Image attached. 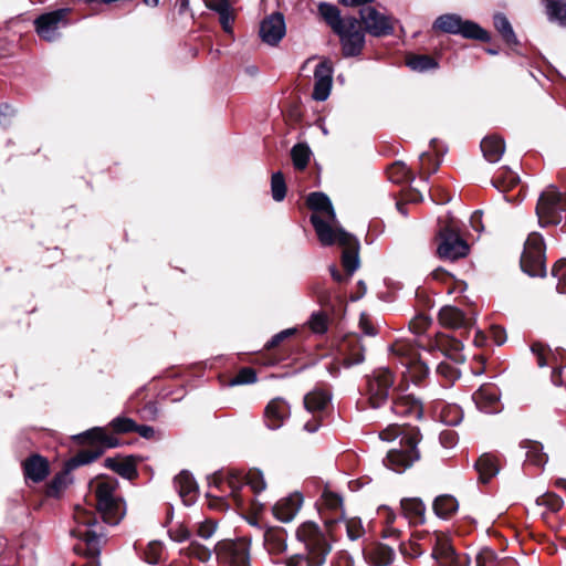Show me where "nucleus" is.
I'll use <instances>...</instances> for the list:
<instances>
[{
    "label": "nucleus",
    "mask_w": 566,
    "mask_h": 566,
    "mask_svg": "<svg viewBox=\"0 0 566 566\" xmlns=\"http://www.w3.org/2000/svg\"><path fill=\"white\" fill-rule=\"evenodd\" d=\"M419 160L421 164V171L427 176L434 174L440 165V161L433 158L429 153H422L419 156ZM428 177H426V180Z\"/></svg>",
    "instance_id": "0e129e2a"
},
{
    "label": "nucleus",
    "mask_w": 566,
    "mask_h": 566,
    "mask_svg": "<svg viewBox=\"0 0 566 566\" xmlns=\"http://www.w3.org/2000/svg\"><path fill=\"white\" fill-rule=\"evenodd\" d=\"M333 83V66L325 60L318 63L314 71V90L312 97L315 101L324 102L328 98Z\"/></svg>",
    "instance_id": "aec40b11"
},
{
    "label": "nucleus",
    "mask_w": 566,
    "mask_h": 566,
    "mask_svg": "<svg viewBox=\"0 0 566 566\" xmlns=\"http://www.w3.org/2000/svg\"><path fill=\"white\" fill-rule=\"evenodd\" d=\"M247 485L255 493L259 494L260 492L264 491L266 488V483L264 481V476L261 471L259 470H252L247 475Z\"/></svg>",
    "instance_id": "bf43d9fd"
},
{
    "label": "nucleus",
    "mask_w": 566,
    "mask_h": 566,
    "mask_svg": "<svg viewBox=\"0 0 566 566\" xmlns=\"http://www.w3.org/2000/svg\"><path fill=\"white\" fill-rule=\"evenodd\" d=\"M365 558L371 566H388L395 559V552L386 544H375L365 549Z\"/></svg>",
    "instance_id": "cd10ccee"
},
{
    "label": "nucleus",
    "mask_w": 566,
    "mask_h": 566,
    "mask_svg": "<svg viewBox=\"0 0 566 566\" xmlns=\"http://www.w3.org/2000/svg\"><path fill=\"white\" fill-rule=\"evenodd\" d=\"M439 321L451 328L467 327L469 324L462 311L454 306H443L439 312Z\"/></svg>",
    "instance_id": "473e14b6"
},
{
    "label": "nucleus",
    "mask_w": 566,
    "mask_h": 566,
    "mask_svg": "<svg viewBox=\"0 0 566 566\" xmlns=\"http://www.w3.org/2000/svg\"><path fill=\"white\" fill-rule=\"evenodd\" d=\"M296 537L304 544L305 555L295 554L283 563V566H323L331 553L332 544L326 534L314 522H305L298 526Z\"/></svg>",
    "instance_id": "7ed1b4c3"
},
{
    "label": "nucleus",
    "mask_w": 566,
    "mask_h": 566,
    "mask_svg": "<svg viewBox=\"0 0 566 566\" xmlns=\"http://www.w3.org/2000/svg\"><path fill=\"white\" fill-rule=\"evenodd\" d=\"M271 192L272 198L277 202L282 201L286 196V185L281 171H276L272 175Z\"/></svg>",
    "instance_id": "864d4df0"
},
{
    "label": "nucleus",
    "mask_w": 566,
    "mask_h": 566,
    "mask_svg": "<svg viewBox=\"0 0 566 566\" xmlns=\"http://www.w3.org/2000/svg\"><path fill=\"white\" fill-rule=\"evenodd\" d=\"M439 235L438 254L441 259L457 260L468 254V243L453 229L446 227L440 230Z\"/></svg>",
    "instance_id": "2eb2a0df"
},
{
    "label": "nucleus",
    "mask_w": 566,
    "mask_h": 566,
    "mask_svg": "<svg viewBox=\"0 0 566 566\" xmlns=\"http://www.w3.org/2000/svg\"><path fill=\"white\" fill-rule=\"evenodd\" d=\"M307 206L313 210V216H318L334 229L337 224L336 213L329 198L323 192H312L307 197Z\"/></svg>",
    "instance_id": "412c9836"
},
{
    "label": "nucleus",
    "mask_w": 566,
    "mask_h": 566,
    "mask_svg": "<svg viewBox=\"0 0 566 566\" xmlns=\"http://www.w3.org/2000/svg\"><path fill=\"white\" fill-rule=\"evenodd\" d=\"M105 467L116 472L124 479L133 480L137 476V470L135 463L129 460H120L117 458H107L105 459Z\"/></svg>",
    "instance_id": "f704fd0d"
},
{
    "label": "nucleus",
    "mask_w": 566,
    "mask_h": 566,
    "mask_svg": "<svg viewBox=\"0 0 566 566\" xmlns=\"http://www.w3.org/2000/svg\"><path fill=\"white\" fill-rule=\"evenodd\" d=\"M312 224L323 245L338 243L344 248L342 264L347 276H352L359 268L358 242L356 238L342 228L332 229L331 224L323 221L318 216L312 217Z\"/></svg>",
    "instance_id": "20e7f679"
},
{
    "label": "nucleus",
    "mask_w": 566,
    "mask_h": 566,
    "mask_svg": "<svg viewBox=\"0 0 566 566\" xmlns=\"http://www.w3.org/2000/svg\"><path fill=\"white\" fill-rule=\"evenodd\" d=\"M475 566H503L496 554L489 547L481 548L475 555Z\"/></svg>",
    "instance_id": "6e6d98bb"
},
{
    "label": "nucleus",
    "mask_w": 566,
    "mask_h": 566,
    "mask_svg": "<svg viewBox=\"0 0 566 566\" xmlns=\"http://www.w3.org/2000/svg\"><path fill=\"white\" fill-rule=\"evenodd\" d=\"M322 504L325 507H327L328 510L335 511L336 516L339 515V513H337L338 510L340 512H343L342 511V504H343L342 497L335 493L324 492L322 495Z\"/></svg>",
    "instance_id": "338daca9"
},
{
    "label": "nucleus",
    "mask_w": 566,
    "mask_h": 566,
    "mask_svg": "<svg viewBox=\"0 0 566 566\" xmlns=\"http://www.w3.org/2000/svg\"><path fill=\"white\" fill-rule=\"evenodd\" d=\"M432 28L444 33L461 35L465 39H473L482 42H488L490 40V35L486 30L473 21L463 20L455 13L439 15L434 20Z\"/></svg>",
    "instance_id": "0eeeda50"
},
{
    "label": "nucleus",
    "mask_w": 566,
    "mask_h": 566,
    "mask_svg": "<svg viewBox=\"0 0 566 566\" xmlns=\"http://www.w3.org/2000/svg\"><path fill=\"white\" fill-rule=\"evenodd\" d=\"M480 146L484 158L492 164L497 163L505 151L504 140L495 135L484 137Z\"/></svg>",
    "instance_id": "c85d7f7f"
},
{
    "label": "nucleus",
    "mask_w": 566,
    "mask_h": 566,
    "mask_svg": "<svg viewBox=\"0 0 566 566\" xmlns=\"http://www.w3.org/2000/svg\"><path fill=\"white\" fill-rule=\"evenodd\" d=\"M217 528V522L211 518H207L200 523H197L195 525L193 532L197 534L198 537L202 539H209L216 534Z\"/></svg>",
    "instance_id": "4d7b16f0"
},
{
    "label": "nucleus",
    "mask_w": 566,
    "mask_h": 566,
    "mask_svg": "<svg viewBox=\"0 0 566 566\" xmlns=\"http://www.w3.org/2000/svg\"><path fill=\"white\" fill-rule=\"evenodd\" d=\"M319 14L338 35L344 57H354L361 54L366 39L359 20L355 17H342L339 9L331 3L323 2L318 7Z\"/></svg>",
    "instance_id": "f03ea898"
},
{
    "label": "nucleus",
    "mask_w": 566,
    "mask_h": 566,
    "mask_svg": "<svg viewBox=\"0 0 566 566\" xmlns=\"http://www.w3.org/2000/svg\"><path fill=\"white\" fill-rule=\"evenodd\" d=\"M48 474V462L41 455H32L24 462V475L27 479L38 483L43 481Z\"/></svg>",
    "instance_id": "c756f323"
},
{
    "label": "nucleus",
    "mask_w": 566,
    "mask_h": 566,
    "mask_svg": "<svg viewBox=\"0 0 566 566\" xmlns=\"http://www.w3.org/2000/svg\"><path fill=\"white\" fill-rule=\"evenodd\" d=\"M213 483H216L217 486L220 485H227L230 490V495L233 497L235 504L238 506L243 507L244 501L242 496L240 495V490L243 486V479L241 475L237 473H228L226 478L223 476H214Z\"/></svg>",
    "instance_id": "2f4dec72"
},
{
    "label": "nucleus",
    "mask_w": 566,
    "mask_h": 566,
    "mask_svg": "<svg viewBox=\"0 0 566 566\" xmlns=\"http://www.w3.org/2000/svg\"><path fill=\"white\" fill-rule=\"evenodd\" d=\"M459 503L452 495H440L433 502L434 513L442 518L450 517L458 511Z\"/></svg>",
    "instance_id": "58836bf2"
},
{
    "label": "nucleus",
    "mask_w": 566,
    "mask_h": 566,
    "mask_svg": "<svg viewBox=\"0 0 566 566\" xmlns=\"http://www.w3.org/2000/svg\"><path fill=\"white\" fill-rule=\"evenodd\" d=\"M431 321L428 316L421 314L416 316L412 321L409 322V331L415 336H420L422 333L427 331V328L430 326Z\"/></svg>",
    "instance_id": "e2e57ef3"
},
{
    "label": "nucleus",
    "mask_w": 566,
    "mask_h": 566,
    "mask_svg": "<svg viewBox=\"0 0 566 566\" xmlns=\"http://www.w3.org/2000/svg\"><path fill=\"white\" fill-rule=\"evenodd\" d=\"M566 211V193L549 185L539 196L536 214L541 226L557 224L560 213Z\"/></svg>",
    "instance_id": "6e6552de"
},
{
    "label": "nucleus",
    "mask_w": 566,
    "mask_h": 566,
    "mask_svg": "<svg viewBox=\"0 0 566 566\" xmlns=\"http://www.w3.org/2000/svg\"><path fill=\"white\" fill-rule=\"evenodd\" d=\"M208 7L219 14V20L222 28L226 31H229L230 24L233 21L229 0H211Z\"/></svg>",
    "instance_id": "37998d69"
},
{
    "label": "nucleus",
    "mask_w": 566,
    "mask_h": 566,
    "mask_svg": "<svg viewBox=\"0 0 566 566\" xmlns=\"http://www.w3.org/2000/svg\"><path fill=\"white\" fill-rule=\"evenodd\" d=\"M103 453V448L93 446L90 449H85L80 451L76 455H74L70 461L69 465L71 469L77 468L80 465H85L92 463L96 459H98Z\"/></svg>",
    "instance_id": "a18cd8bd"
},
{
    "label": "nucleus",
    "mask_w": 566,
    "mask_h": 566,
    "mask_svg": "<svg viewBox=\"0 0 566 566\" xmlns=\"http://www.w3.org/2000/svg\"><path fill=\"white\" fill-rule=\"evenodd\" d=\"M264 543L270 554H281L286 551V536L283 531L270 530L264 534Z\"/></svg>",
    "instance_id": "ea45409f"
},
{
    "label": "nucleus",
    "mask_w": 566,
    "mask_h": 566,
    "mask_svg": "<svg viewBox=\"0 0 566 566\" xmlns=\"http://www.w3.org/2000/svg\"><path fill=\"white\" fill-rule=\"evenodd\" d=\"M405 516L411 523H423L426 506L419 499H403L400 502Z\"/></svg>",
    "instance_id": "72a5a7b5"
},
{
    "label": "nucleus",
    "mask_w": 566,
    "mask_h": 566,
    "mask_svg": "<svg viewBox=\"0 0 566 566\" xmlns=\"http://www.w3.org/2000/svg\"><path fill=\"white\" fill-rule=\"evenodd\" d=\"M181 553L185 554L187 557L196 558L201 563H207L210 560L213 551L208 548L207 546L202 545L196 539H191L189 542V545L181 549Z\"/></svg>",
    "instance_id": "c03bdc74"
},
{
    "label": "nucleus",
    "mask_w": 566,
    "mask_h": 566,
    "mask_svg": "<svg viewBox=\"0 0 566 566\" xmlns=\"http://www.w3.org/2000/svg\"><path fill=\"white\" fill-rule=\"evenodd\" d=\"M70 9L63 8L43 13L34 20L35 31L39 36L48 42L59 39V30L67 25Z\"/></svg>",
    "instance_id": "ddd939ff"
},
{
    "label": "nucleus",
    "mask_w": 566,
    "mask_h": 566,
    "mask_svg": "<svg viewBox=\"0 0 566 566\" xmlns=\"http://www.w3.org/2000/svg\"><path fill=\"white\" fill-rule=\"evenodd\" d=\"M531 352L536 358V364L539 368L552 367V382L555 386L563 384L560 373L566 365V352L562 348L552 350L548 346L541 342H534L531 345Z\"/></svg>",
    "instance_id": "9b49d317"
},
{
    "label": "nucleus",
    "mask_w": 566,
    "mask_h": 566,
    "mask_svg": "<svg viewBox=\"0 0 566 566\" xmlns=\"http://www.w3.org/2000/svg\"><path fill=\"white\" fill-rule=\"evenodd\" d=\"M440 350L447 358L455 364H461L465 360L462 354L463 344L461 340L450 337L448 335H439L433 343H430L429 350Z\"/></svg>",
    "instance_id": "5701e85b"
},
{
    "label": "nucleus",
    "mask_w": 566,
    "mask_h": 566,
    "mask_svg": "<svg viewBox=\"0 0 566 566\" xmlns=\"http://www.w3.org/2000/svg\"><path fill=\"white\" fill-rule=\"evenodd\" d=\"M338 354L345 367L359 365L365 360V346L357 335H347L338 344Z\"/></svg>",
    "instance_id": "a211bd4d"
},
{
    "label": "nucleus",
    "mask_w": 566,
    "mask_h": 566,
    "mask_svg": "<svg viewBox=\"0 0 566 566\" xmlns=\"http://www.w3.org/2000/svg\"><path fill=\"white\" fill-rule=\"evenodd\" d=\"M286 33V24L283 13L273 12L260 23V38L269 45H276Z\"/></svg>",
    "instance_id": "f3484780"
},
{
    "label": "nucleus",
    "mask_w": 566,
    "mask_h": 566,
    "mask_svg": "<svg viewBox=\"0 0 566 566\" xmlns=\"http://www.w3.org/2000/svg\"><path fill=\"white\" fill-rule=\"evenodd\" d=\"M111 426L117 433L134 432L136 429V422L133 419L126 417H116L112 420Z\"/></svg>",
    "instance_id": "052dcab7"
},
{
    "label": "nucleus",
    "mask_w": 566,
    "mask_h": 566,
    "mask_svg": "<svg viewBox=\"0 0 566 566\" xmlns=\"http://www.w3.org/2000/svg\"><path fill=\"white\" fill-rule=\"evenodd\" d=\"M493 22L495 29L502 35L506 43L515 44L517 42L513 28L509 19L503 13H496L493 18Z\"/></svg>",
    "instance_id": "de8ad7c7"
},
{
    "label": "nucleus",
    "mask_w": 566,
    "mask_h": 566,
    "mask_svg": "<svg viewBox=\"0 0 566 566\" xmlns=\"http://www.w3.org/2000/svg\"><path fill=\"white\" fill-rule=\"evenodd\" d=\"M117 485V480L105 479L97 482L95 489L97 510L111 525H117L126 513L125 502L115 494Z\"/></svg>",
    "instance_id": "39448f33"
},
{
    "label": "nucleus",
    "mask_w": 566,
    "mask_h": 566,
    "mask_svg": "<svg viewBox=\"0 0 566 566\" xmlns=\"http://www.w3.org/2000/svg\"><path fill=\"white\" fill-rule=\"evenodd\" d=\"M303 503L301 493H292L275 503L272 509L273 515L283 523L291 522L300 511Z\"/></svg>",
    "instance_id": "b1692460"
},
{
    "label": "nucleus",
    "mask_w": 566,
    "mask_h": 566,
    "mask_svg": "<svg viewBox=\"0 0 566 566\" xmlns=\"http://www.w3.org/2000/svg\"><path fill=\"white\" fill-rule=\"evenodd\" d=\"M359 18L364 24L363 30L373 36H387L391 35L395 31L392 18L381 13L375 7H363L359 10Z\"/></svg>",
    "instance_id": "4468645a"
},
{
    "label": "nucleus",
    "mask_w": 566,
    "mask_h": 566,
    "mask_svg": "<svg viewBox=\"0 0 566 566\" xmlns=\"http://www.w3.org/2000/svg\"><path fill=\"white\" fill-rule=\"evenodd\" d=\"M474 467L483 483L489 482L499 472L494 458L489 454L480 457Z\"/></svg>",
    "instance_id": "a19ab883"
},
{
    "label": "nucleus",
    "mask_w": 566,
    "mask_h": 566,
    "mask_svg": "<svg viewBox=\"0 0 566 566\" xmlns=\"http://www.w3.org/2000/svg\"><path fill=\"white\" fill-rule=\"evenodd\" d=\"M521 268L533 277L546 274L545 244L541 234L531 233L526 239L521 256Z\"/></svg>",
    "instance_id": "9d476101"
},
{
    "label": "nucleus",
    "mask_w": 566,
    "mask_h": 566,
    "mask_svg": "<svg viewBox=\"0 0 566 566\" xmlns=\"http://www.w3.org/2000/svg\"><path fill=\"white\" fill-rule=\"evenodd\" d=\"M440 419L444 424L454 427L461 423L463 412L459 406L448 405L442 408Z\"/></svg>",
    "instance_id": "603ef678"
},
{
    "label": "nucleus",
    "mask_w": 566,
    "mask_h": 566,
    "mask_svg": "<svg viewBox=\"0 0 566 566\" xmlns=\"http://www.w3.org/2000/svg\"><path fill=\"white\" fill-rule=\"evenodd\" d=\"M520 182V176L509 167H501L492 180V185L504 192Z\"/></svg>",
    "instance_id": "c9c22d12"
},
{
    "label": "nucleus",
    "mask_w": 566,
    "mask_h": 566,
    "mask_svg": "<svg viewBox=\"0 0 566 566\" xmlns=\"http://www.w3.org/2000/svg\"><path fill=\"white\" fill-rule=\"evenodd\" d=\"M552 275L558 281L557 291L566 293V259H560L554 264Z\"/></svg>",
    "instance_id": "13d9d810"
},
{
    "label": "nucleus",
    "mask_w": 566,
    "mask_h": 566,
    "mask_svg": "<svg viewBox=\"0 0 566 566\" xmlns=\"http://www.w3.org/2000/svg\"><path fill=\"white\" fill-rule=\"evenodd\" d=\"M388 179L394 184H402V182H409L413 180V177L409 170V168L406 166V164L401 161L394 163L388 169Z\"/></svg>",
    "instance_id": "09e8293b"
},
{
    "label": "nucleus",
    "mask_w": 566,
    "mask_h": 566,
    "mask_svg": "<svg viewBox=\"0 0 566 566\" xmlns=\"http://www.w3.org/2000/svg\"><path fill=\"white\" fill-rule=\"evenodd\" d=\"M431 556L441 566H470V557L458 554L448 539L437 538Z\"/></svg>",
    "instance_id": "6ab92c4d"
},
{
    "label": "nucleus",
    "mask_w": 566,
    "mask_h": 566,
    "mask_svg": "<svg viewBox=\"0 0 566 566\" xmlns=\"http://www.w3.org/2000/svg\"><path fill=\"white\" fill-rule=\"evenodd\" d=\"M523 448L526 450L525 455L527 462L537 467H542L547 462V454L543 452V446L539 442L525 441Z\"/></svg>",
    "instance_id": "79ce46f5"
},
{
    "label": "nucleus",
    "mask_w": 566,
    "mask_h": 566,
    "mask_svg": "<svg viewBox=\"0 0 566 566\" xmlns=\"http://www.w3.org/2000/svg\"><path fill=\"white\" fill-rule=\"evenodd\" d=\"M391 410L399 417L420 419L422 405L411 395H400L392 399Z\"/></svg>",
    "instance_id": "a878e982"
},
{
    "label": "nucleus",
    "mask_w": 566,
    "mask_h": 566,
    "mask_svg": "<svg viewBox=\"0 0 566 566\" xmlns=\"http://www.w3.org/2000/svg\"><path fill=\"white\" fill-rule=\"evenodd\" d=\"M213 553L223 566H251L250 542L245 538L221 539L214 545Z\"/></svg>",
    "instance_id": "1a4fd4ad"
},
{
    "label": "nucleus",
    "mask_w": 566,
    "mask_h": 566,
    "mask_svg": "<svg viewBox=\"0 0 566 566\" xmlns=\"http://www.w3.org/2000/svg\"><path fill=\"white\" fill-rule=\"evenodd\" d=\"M343 530L350 541L360 538L365 533L360 518H345L343 512H339V515L334 518H326L325 530L322 531L326 534L327 538H334ZM328 541L331 542V539Z\"/></svg>",
    "instance_id": "dca6fc26"
},
{
    "label": "nucleus",
    "mask_w": 566,
    "mask_h": 566,
    "mask_svg": "<svg viewBox=\"0 0 566 566\" xmlns=\"http://www.w3.org/2000/svg\"><path fill=\"white\" fill-rule=\"evenodd\" d=\"M332 395L324 389H314L305 395L304 406L311 413L322 412L326 409Z\"/></svg>",
    "instance_id": "7c9ffc66"
},
{
    "label": "nucleus",
    "mask_w": 566,
    "mask_h": 566,
    "mask_svg": "<svg viewBox=\"0 0 566 566\" xmlns=\"http://www.w3.org/2000/svg\"><path fill=\"white\" fill-rule=\"evenodd\" d=\"M413 339H398L391 346V352L400 358V363L406 367L405 376L415 384L422 381L429 374V367L420 358L419 347L422 343L416 344Z\"/></svg>",
    "instance_id": "423d86ee"
},
{
    "label": "nucleus",
    "mask_w": 566,
    "mask_h": 566,
    "mask_svg": "<svg viewBox=\"0 0 566 566\" xmlns=\"http://www.w3.org/2000/svg\"><path fill=\"white\" fill-rule=\"evenodd\" d=\"M472 399L476 407L485 413H494L500 407V391L493 385L481 386L473 395Z\"/></svg>",
    "instance_id": "393cba45"
},
{
    "label": "nucleus",
    "mask_w": 566,
    "mask_h": 566,
    "mask_svg": "<svg viewBox=\"0 0 566 566\" xmlns=\"http://www.w3.org/2000/svg\"><path fill=\"white\" fill-rule=\"evenodd\" d=\"M174 484L186 505H190L195 502L198 486L190 472L181 471L175 478Z\"/></svg>",
    "instance_id": "bb28decb"
},
{
    "label": "nucleus",
    "mask_w": 566,
    "mask_h": 566,
    "mask_svg": "<svg viewBox=\"0 0 566 566\" xmlns=\"http://www.w3.org/2000/svg\"><path fill=\"white\" fill-rule=\"evenodd\" d=\"M163 547L158 543H150L145 552V559L148 564L156 565L160 560Z\"/></svg>",
    "instance_id": "774afa93"
},
{
    "label": "nucleus",
    "mask_w": 566,
    "mask_h": 566,
    "mask_svg": "<svg viewBox=\"0 0 566 566\" xmlns=\"http://www.w3.org/2000/svg\"><path fill=\"white\" fill-rule=\"evenodd\" d=\"M535 505L543 506L547 511L555 513L563 507L564 501L559 495L553 492H546L535 500Z\"/></svg>",
    "instance_id": "3c124183"
},
{
    "label": "nucleus",
    "mask_w": 566,
    "mask_h": 566,
    "mask_svg": "<svg viewBox=\"0 0 566 566\" xmlns=\"http://www.w3.org/2000/svg\"><path fill=\"white\" fill-rule=\"evenodd\" d=\"M549 21L566 27V0H542Z\"/></svg>",
    "instance_id": "e433bc0d"
},
{
    "label": "nucleus",
    "mask_w": 566,
    "mask_h": 566,
    "mask_svg": "<svg viewBox=\"0 0 566 566\" xmlns=\"http://www.w3.org/2000/svg\"><path fill=\"white\" fill-rule=\"evenodd\" d=\"M379 438L387 442L399 439V447L390 449L382 460L387 469L402 473L419 461L418 443L421 440V433L417 427L392 423L379 432Z\"/></svg>",
    "instance_id": "f257e3e1"
},
{
    "label": "nucleus",
    "mask_w": 566,
    "mask_h": 566,
    "mask_svg": "<svg viewBox=\"0 0 566 566\" xmlns=\"http://www.w3.org/2000/svg\"><path fill=\"white\" fill-rule=\"evenodd\" d=\"M308 325L314 333L324 334L328 326L327 316L322 312L313 313L308 321Z\"/></svg>",
    "instance_id": "680f3d73"
},
{
    "label": "nucleus",
    "mask_w": 566,
    "mask_h": 566,
    "mask_svg": "<svg viewBox=\"0 0 566 566\" xmlns=\"http://www.w3.org/2000/svg\"><path fill=\"white\" fill-rule=\"evenodd\" d=\"M78 438L90 442L98 443L96 446L103 448V450L105 448H114L118 444L116 438L108 436L104 429L99 427L87 430L86 432L80 434Z\"/></svg>",
    "instance_id": "4c0bfd02"
},
{
    "label": "nucleus",
    "mask_w": 566,
    "mask_h": 566,
    "mask_svg": "<svg viewBox=\"0 0 566 566\" xmlns=\"http://www.w3.org/2000/svg\"><path fill=\"white\" fill-rule=\"evenodd\" d=\"M258 380L256 373L251 367L241 368L238 374L229 380V386L251 385Z\"/></svg>",
    "instance_id": "5fc2aeb1"
},
{
    "label": "nucleus",
    "mask_w": 566,
    "mask_h": 566,
    "mask_svg": "<svg viewBox=\"0 0 566 566\" xmlns=\"http://www.w3.org/2000/svg\"><path fill=\"white\" fill-rule=\"evenodd\" d=\"M311 155L312 151L306 144L298 143L294 145L291 149L293 166L298 170L305 169L310 163Z\"/></svg>",
    "instance_id": "49530a36"
},
{
    "label": "nucleus",
    "mask_w": 566,
    "mask_h": 566,
    "mask_svg": "<svg viewBox=\"0 0 566 566\" xmlns=\"http://www.w3.org/2000/svg\"><path fill=\"white\" fill-rule=\"evenodd\" d=\"M290 415L291 410L289 403L282 398H274L265 407V424L271 430H277L283 426Z\"/></svg>",
    "instance_id": "4be33fe9"
},
{
    "label": "nucleus",
    "mask_w": 566,
    "mask_h": 566,
    "mask_svg": "<svg viewBox=\"0 0 566 566\" xmlns=\"http://www.w3.org/2000/svg\"><path fill=\"white\" fill-rule=\"evenodd\" d=\"M407 65L416 72H427L438 67L437 61L429 55H412Z\"/></svg>",
    "instance_id": "8fccbe9b"
},
{
    "label": "nucleus",
    "mask_w": 566,
    "mask_h": 566,
    "mask_svg": "<svg viewBox=\"0 0 566 566\" xmlns=\"http://www.w3.org/2000/svg\"><path fill=\"white\" fill-rule=\"evenodd\" d=\"M392 385L394 376L387 368L376 369L368 376L367 396L371 408H379L387 401Z\"/></svg>",
    "instance_id": "f8f14e48"
},
{
    "label": "nucleus",
    "mask_w": 566,
    "mask_h": 566,
    "mask_svg": "<svg viewBox=\"0 0 566 566\" xmlns=\"http://www.w3.org/2000/svg\"><path fill=\"white\" fill-rule=\"evenodd\" d=\"M437 373L441 377L446 378L449 382H453L460 377L459 369L448 361H441L438 364Z\"/></svg>",
    "instance_id": "69168bd1"
}]
</instances>
